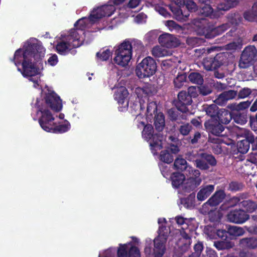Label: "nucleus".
I'll return each mask as SVG.
<instances>
[{
  "label": "nucleus",
  "mask_w": 257,
  "mask_h": 257,
  "mask_svg": "<svg viewBox=\"0 0 257 257\" xmlns=\"http://www.w3.org/2000/svg\"><path fill=\"white\" fill-rule=\"evenodd\" d=\"M45 53L41 43L32 38L25 44L23 48L17 50L14 55V62L18 70L33 83L35 88L40 85V61Z\"/></svg>",
  "instance_id": "f257e3e1"
},
{
  "label": "nucleus",
  "mask_w": 257,
  "mask_h": 257,
  "mask_svg": "<svg viewBox=\"0 0 257 257\" xmlns=\"http://www.w3.org/2000/svg\"><path fill=\"white\" fill-rule=\"evenodd\" d=\"M42 99L37 98L36 105L37 107V116L42 128L46 132L54 133H63L70 128V124L65 121L64 123L57 125L54 122V117L47 107L58 111L62 107L61 100L53 91L46 87L42 90Z\"/></svg>",
  "instance_id": "f03ea898"
},
{
  "label": "nucleus",
  "mask_w": 257,
  "mask_h": 257,
  "mask_svg": "<svg viewBox=\"0 0 257 257\" xmlns=\"http://www.w3.org/2000/svg\"><path fill=\"white\" fill-rule=\"evenodd\" d=\"M83 34L81 31L70 30L67 34L62 35L61 42L56 46L57 52L65 54L71 49L80 46L83 42Z\"/></svg>",
  "instance_id": "7ed1b4c3"
},
{
  "label": "nucleus",
  "mask_w": 257,
  "mask_h": 257,
  "mask_svg": "<svg viewBox=\"0 0 257 257\" xmlns=\"http://www.w3.org/2000/svg\"><path fill=\"white\" fill-rule=\"evenodd\" d=\"M200 172L198 170H192L190 177L185 180L184 175L180 173H174L171 176L172 186L182 190H188L199 185L201 182Z\"/></svg>",
  "instance_id": "20e7f679"
},
{
  "label": "nucleus",
  "mask_w": 257,
  "mask_h": 257,
  "mask_svg": "<svg viewBox=\"0 0 257 257\" xmlns=\"http://www.w3.org/2000/svg\"><path fill=\"white\" fill-rule=\"evenodd\" d=\"M158 222L159 224V235L154 240V248L153 249V254L155 257H162L166 249L165 243L169 231L165 226L166 223L165 218H159Z\"/></svg>",
  "instance_id": "39448f33"
},
{
  "label": "nucleus",
  "mask_w": 257,
  "mask_h": 257,
  "mask_svg": "<svg viewBox=\"0 0 257 257\" xmlns=\"http://www.w3.org/2000/svg\"><path fill=\"white\" fill-rule=\"evenodd\" d=\"M132 45L128 40H125L114 49L113 61L122 67L128 65L132 57Z\"/></svg>",
  "instance_id": "423d86ee"
},
{
  "label": "nucleus",
  "mask_w": 257,
  "mask_h": 257,
  "mask_svg": "<svg viewBox=\"0 0 257 257\" xmlns=\"http://www.w3.org/2000/svg\"><path fill=\"white\" fill-rule=\"evenodd\" d=\"M139 127H144L142 132V137L143 139L149 142L151 149L154 154L157 151L160 150L163 147V142L160 137L157 135H154V130L151 124H146L144 121H141L138 124Z\"/></svg>",
  "instance_id": "0eeeda50"
},
{
  "label": "nucleus",
  "mask_w": 257,
  "mask_h": 257,
  "mask_svg": "<svg viewBox=\"0 0 257 257\" xmlns=\"http://www.w3.org/2000/svg\"><path fill=\"white\" fill-rule=\"evenodd\" d=\"M224 194L221 191L216 192L207 202L204 203L202 207V211L203 213H208L210 219L211 221H217L219 220L221 215L218 211H212V209L210 207H213L219 204L224 199Z\"/></svg>",
  "instance_id": "6e6552de"
},
{
  "label": "nucleus",
  "mask_w": 257,
  "mask_h": 257,
  "mask_svg": "<svg viewBox=\"0 0 257 257\" xmlns=\"http://www.w3.org/2000/svg\"><path fill=\"white\" fill-rule=\"evenodd\" d=\"M157 69V64L151 57H147L138 64L136 73L140 78L150 77L155 74Z\"/></svg>",
  "instance_id": "1a4fd4ad"
},
{
  "label": "nucleus",
  "mask_w": 257,
  "mask_h": 257,
  "mask_svg": "<svg viewBox=\"0 0 257 257\" xmlns=\"http://www.w3.org/2000/svg\"><path fill=\"white\" fill-rule=\"evenodd\" d=\"M197 8L196 4L193 1L188 0L185 2L184 4L181 8L171 7L170 10L177 20L181 21L189 16V12H195L197 10Z\"/></svg>",
  "instance_id": "9d476101"
},
{
  "label": "nucleus",
  "mask_w": 257,
  "mask_h": 257,
  "mask_svg": "<svg viewBox=\"0 0 257 257\" xmlns=\"http://www.w3.org/2000/svg\"><path fill=\"white\" fill-rule=\"evenodd\" d=\"M257 54V50L253 46L246 47L242 53L239 63L241 68H246L250 65Z\"/></svg>",
  "instance_id": "9b49d317"
},
{
  "label": "nucleus",
  "mask_w": 257,
  "mask_h": 257,
  "mask_svg": "<svg viewBox=\"0 0 257 257\" xmlns=\"http://www.w3.org/2000/svg\"><path fill=\"white\" fill-rule=\"evenodd\" d=\"M115 10L112 5H105L94 9L90 15V21L94 23L105 16H111Z\"/></svg>",
  "instance_id": "f8f14e48"
},
{
  "label": "nucleus",
  "mask_w": 257,
  "mask_h": 257,
  "mask_svg": "<svg viewBox=\"0 0 257 257\" xmlns=\"http://www.w3.org/2000/svg\"><path fill=\"white\" fill-rule=\"evenodd\" d=\"M115 87L116 90L114 94V99L119 105H122L119 106V110L121 111H124L128 105L127 99L128 92L124 86H116Z\"/></svg>",
  "instance_id": "ddd939ff"
},
{
  "label": "nucleus",
  "mask_w": 257,
  "mask_h": 257,
  "mask_svg": "<svg viewBox=\"0 0 257 257\" xmlns=\"http://www.w3.org/2000/svg\"><path fill=\"white\" fill-rule=\"evenodd\" d=\"M224 57V54L222 53L217 54L215 57L212 55L211 57H207L204 58L202 64L206 70H212L223 64Z\"/></svg>",
  "instance_id": "4468645a"
},
{
  "label": "nucleus",
  "mask_w": 257,
  "mask_h": 257,
  "mask_svg": "<svg viewBox=\"0 0 257 257\" xmlns=\"http://www.w3.org/2000/svg\"><path fill=\"white\" fill-rule=\"evenodd\" d=\"M135 93L137 95L138 97L140 98V105H134L132 107V108L135 110V112H134L132 111V113L134 115H136V119L139 121L140 118L141 117V113L140 112L138 113L137 110L139 111L141 110L144 111L145 107L143 105V103L145 102L146 100H147V92L144 88L137 87L135 89Z\"/></svg>",
  "instance_id": "2eb2a0df"
},
{
  "label": "nucleus",
  "mask_w": 257,
  "mask_h": 257,
  "mask_svg": "<svg viewBox=\"0 0 257 257\" xmlns=\"http://www.w3.org/2000/svg\"><path fill=\"white\" fill-rule=\"evenodd\" d=\"M128 249V257H140V252L139 249L131 243L120 245L117 251L118 256L127 257Z\"/></svg>",
  "instance_id": "dca6fc26"
},
{
  "label": "nucleus",
  "mask_w": 257,
  "mask_h": 257,
  "mask_svg": "<svg viewBox=\"0 0 257 257\" xmlns=\"http://www.w3.org/2000/svg\"><path fill=\"white\" fill-rule=\"evenodd\" d=\"M249 218V215L241 209L232 210L227 215L229 221L237 224L244 223Z\"/></svg>",
  "instance_id": "f3484780"
},
{
  "label": "nucleus",
  "mask_w": 257,
  "mask_h": 257,
  "mask_svg": "<svg viewBox=\"0 0 257 257\" xmlns=\"http://www.w3.org/2000/svg\"><path fill=\"white\" fill-rule=\"evenodd\" d=\"M159 43L168 48L176 47L179 44L178 40L174 36L168 33H164L159 37Z\"/></svg>",
  "instance_id": "a211bd4d"
},
{
  "label": "nucleus",
  "mask_w": 257,
  "mask_h": 257,
  "mask_svg": "<svg viewBox=\"0 0 257 257\" xmlns=\"http://www.w3.org/2000/svg\"><path fill=\"white\" fill-rule=\"evenodd\" d=\"M178 102L177 103L178 109L183 112H186L189 110L188 105H191L192 100L189 95L185 91H181L178 95Z\"/></svg>",
  "instance_id": "6ab92c4d"
},
{
  "label": "nucleus",
  "mask_w": 257,
  "mask_h": 257,
  "mask_svg": "<svg viewBox=\"0 0 257 257\" xmlns=\"http://www.w3.org/2000/svg\"><path fill=\"white\" fill-rule=\"evenodd\" d=\"M208 163L211 165L216 164V161L214 158L211 155L201 154V158L195 161L196 166L202 170H206L208 168Z\"/></svg>",
  "instance_id": "aec40b11"
},
{
  "label": "nucleus",
  "mask_w": 257,
  "mask_h": 257,
  "mask_svg": "<svg viewBox=\"0 0 257 257\" xmlns=\"http://www.w3.org/2000/svg\"><path fill=\"white\" fill-rule=\"evenodd\" d=\"M206 130L215 136H219L224 130V127L216 120L211 119L204 124Z\"/></svg>",
  "instance_id": "412c9836"
},
{
  "label": "nucleus",
  "mask_w": 257,
  "mask_h": 257,
  "mask_svg": "<svg viewBox=\"0 0 257 257\" xmlns=\"http://www.w3.org/2000/svg\"><path fill=\"white\" fill-rule=\"evenodd\" d=\"M229 27L228 24H223L219 27L213 28H204L203 29V35L207 38H212L216 35H219L224 32Z\"/></svg>",
  "instance_id": "4be33fe9"
},
{
  "label": "nucleus",
  "mask_w": 257,
  "mask_h": 257,
  "mask_svg": "<svg viewBox=\"0 0 257 257\" xmlns=\"http://www.w3.org/2000/svg\"><path fill=\"white\" fill-rule=\"evenodd\" d=\"M240 247L255 249L257 248V238L255 237H244L239 240Z\"/></svg>",
  "instance_id": "5701e85b"
},
{
  "label": "nucleus",
  "mask_w": 257,
  "mask_h": 257,
  "mask_svg": "<svg viewBox=\"0 0 257 257\" xmlns=\"http://www.w3.org/2000/svg\"><path fill=\"white\" fill-rule=\"evenodd\" d=\"M237 92L234 90L226 91L221 93L215 99V102L220 105H223L227 100L234 98Z\"/></svg>",
  "instance_id": "b1692460"
},
{
  "label": "nucleus",
  "mask_w": 257,
  "mask_h": 257,
  "mask_svg": "<svg viewBox=\"0 0 257 257\" xmlns=\"http://www.w3.org/2000/svg\"><path fill=\"white\" fill-rule=\"evenodd\" d=\"M152 54L156 58L163 57L171 55L172 51L165 48L163 46H156L154 47L151 51Z\"/></svg>",
  "instance_id": "393cba45"
},
{
  "label": "nucleus",
  "mask_w": 257,
  "mask_h": 257,
  "mask_svg": "<svg viewBox=\"0 0 257 257\" xmlns=\"http://www.w3.org/2000/svg\"><path fill=\"white\" fill-rule=\"evenodd\" d=\"M174 166L177 170L181 171L186 170L190 175L192 174V170H194L192 167L187 166L186 161L181 156H179L175 159Z\"/></svg>",
  "instance_id": "a878e982"
},
{
  "label": "nucleus",
  "mask_w": 257,
  "mask_h": 257,
  "mask_svg": "<svg viewBox=\"0 0 257 257\" xmlns=\"http://www.w3.org/2000/svg\"><path fill=\"white\" fill-rule=\"evenodd\" d=\"M214 189V187L212 185L202 187L197 193V199L201 201L204 200L211 194Z\"/></svg>",
  "instance_id": "bb28decb"
},
{
  "label": "nucleus",
  "mask_w": 257,
  "mask_h": 257,
  "mask_svg": "<svg viewBox=\"0 0 257 257\" xmlns=\"http://www.w3.org/2000/svg\"><path fill=\"white\" fill-rule=\"evenodd\" d=\"M200 13L204 16L210 17L211 18H216L222 14L221 12H219L217 10V12H214L213 9L209 5H205L201 8Z\"/></svg>",
  "instance_id": "cd10ccee"
},
{
  "label": "nucleus",
  "mask_w": 257,
  "mask_h": 257,
  "mask_svg": "<svg viewBox=\"0 0 257 257\" xmlns=\"http://www.w3.org/2000/svg\"><path fill=\"white\" fill-rule=\"evenodd\" d=\"M92 23V22L90 21V17L88 18H83L78 20L75 23V27L76 29H72L71 30H75L77 32H80L81 31L83 33L82 36L84 39L83 35L84 34V33L83 31V30L85 28H88L89 27V24Z\"/></svg>",
  "instance_id": "c85d7f7f"
},
{
  "label": "nucleus",
  "mask_w": 257,
  "mask_h": 257,
  "mask_svg": "<svg viewBox=\"0 0 257 257\" xmlns=\"http://www.w3.org/2000/svg\"><path fill=\"white\" fill-rule=\"evenodd\" d=\"M154 124L156 129L161 132L163 131L165 126V118L163 114L161 112H159L155 114L154 116Z\"/></svg>",
  "instance_id": "c756f323"
},
{
  "label": "nucleus",
  "mask_w": 257,
  "mask_h": 257,
  "mask_svg": "<svg viewBox=\"0 0 257 257\" xmlns=\"http://www.w3.org/2000/svg\"><path fill=\"white\" fill-rule=\"evenodd\" d=\"M218 117L219 121L224 124H228L233 118L230 112L226 110H220Z\"/></svg>",
  "instance_id": "7c9ffc66"
},
{
  "label": "nucleus",
  "mask_w": 257,
  "mask_h": 257,
  "mask_svg": "<svg viewBox=\"0 0 257 257\" xmlns=\"http://www.w3.org/2000/svg\"><path fill=\"white\" fill-rule=\"evenodd\" d=\"M237 4L236 0H225L224 3L219 4L217 6V10L219 12L226 11L230 8L234 7Z\"/></svg>",
  "instance_id": "2f4dec72"
},
{
  "label": "nucleus",
  "mask_w": 257,
  "mask_h": 257,
  "mask_svg": "<svg viewBox=\"0 0 257 257\" xmlns=\"http://www.w3.org/2000/svg\"><path fill=\"white\" fill-rule=\"evenodd\" d=\"M227 232L229 235L237 237L243 235L245 233L244 228L237 226H229L227 228Z\"/></svg>",
  "instance_id": "473e14b6"
},
{
  "label": "nucleus",
  "mask_w": 257,
  "mask_h": 257,
  "mask_svg": "<svg viewBox=\"0 0 257 257\" xmlns=\"http://www.w3.org/2000/svg\"><path fill=\"white\" fill-rule=\"evenodd\" d=\"M237 135L238 137L245 138V140H248L249 142L252 143L254 142V136L249 130L244 128H240L238 130L237 133Z\"/></svg>",
  "instance_id": "72a5a7b5"
},
{
  "label": "nucleus",
  "mask_w": 257,
  "mask_h": 257,
  "mask_svg": "<svg viewBox=\"0 0 257 257\" xmlns=\"http://www.w3.org/2000/svg\"><path fill=\"white\" fill-rule=\"evenodd\" d=\"M157 113V105L154 101L150 102L147 106L146 111V118L151 121L153 118V115Z\"/></svg>",
  "instance_id": "f704fd0d"
},
{
  "label": "nucleus",
  "mask_w": 257,
  "mask_h": 257,
  "mask_svg": "<svg viewBox=\"0 0 257 257\" xmlns=\"http://www.w3.org/2000/svg\"><path fill=\"white\" fill-rule=\"evenodd\" d=\"M241 204V206L248 212H252L257 209V204L250 200H243Z\"/></svg>",
  "instance_id": "c9c22d12"
},
{
  "label": "nucleus",
  "mask_w": 257,
  "mask_h": 257,
  "mask_svg": "<svg viewBox=\"0 0 257 257\" xmlns=\"http://www.w3.org/2000/svg\"><path fill=\"white\" fill-rule=\"evenodd\" d=\"M251 222L250 226L246 225L244 228L250 234H257V215L252 216Z\"/></svg>",
  "instance_id": "e433bc0d"
},
{
  "label": "nucleus",
  "mask_w": 257,
  "mask_h": 257,
  "mask_svg": "<svg viewBox=\"0 0 257 257\" xmlns=\"http://www.w3.org/2000/svg\"><path fill=\"white\" fill-rule=\"evenodd\" d=\"M249 143L251 142L245 140L238 141L237 145L238 151L242 154L246 153L249 149Z\"/></svg>",
  "instance_id": "4c0bfd02"
},
{
  "label": "nucleus",
  "mask_w": 257,
  "mask_h": 257,
  "mask_svg": "<svg viewBox=\"0 0 257 257\" xmlns=\"http://www.w3.org/2000/svg\"><path fill=\"white\" fill-rule=\"evenodd\" d=\"M186 76L185 74H178L174 80V85L176 87L180 88L185 83Z\"/></svg>",
  "instance_id": "58836bf2"
},
{
  "label": "nucleus",
  "mask_w": 257,
  "mask_h": 257,
  "mask_svg": "<svg viewBox=\"0 0 257 257\" xmlns=\"http://www.w3.org/2000/svg\"><path fill=\"white\" fill-rule=\"evenodd\" d=\"M112 51L109 49H105L100 50L97 53V57L102 61H106L111 56Z\"/></svg>",
  "instance_id": "ea45409f"
},
{
  "label": "nucleus",
  "mask_w": 257,
  "mask_h": 257,
  "mask_svg": "<svg viewBox=\"0 0 257 257\" xmlns=\"http://www.w3.org/2000/svg\"><path fill=\"white\" fill-rule=\"evenodd\" d=\"M160 159L166 163L169 164L173 162V156L168 152V150H164L161 152L160 155Z\"/></svg>",
  "instance_id": "a19ab883"
},
{
  "label": "nucleus",
  "mask_w": 257,
  "mask_h": 257,
  "mask_svg": "<svg viewBox=\"0 0 257 257\" xmlns=\"http://www.w3.org/2000/svg\"><path fill=\"white\" fill-rule=\"evenodd\" d=\"M188 77L190 81L194 83L201 84L203 81L202 76L197 72L191 73Z\"/></svg>",
  "instance_id": "79ce46f5"
},
{
  "label": "nucleus",
  "mask_w": 257,
  "mask_h": 257,
  "mask_svg": "<svg viewBox=\"0 0 257 257\" xmlns=\"http://www.w3.org/2000/svg\"><path fill=\"white\" fill-rule=\"evenodd\" d=\"M233 119L236 123L243 125L247 122V115L244 113H237L234 115Z\"/></svg>",
  "instance_id": "37998d69"
},
{
  "label": "nucleus",
  "mask_w": 257,
  "mask_h": 257,
  "mask_svg": "<svg viewBox=\"0 0 257 257\" xmlns=\"http://www.w3.org/2000/svg\"><path fill=\"white\" fill-rule=\"evenodd\" d=\"M204 109L206 114L211 117L215 116L217 113V107L215 104H212L209 106H205Z\"/></svg>",
  "instance_id": "c03bdc74"
},
{
  "label": "nucleus",
  "mask_w": 257,
  "mask_h": 257,
  "mask_svg": "<svg viewBox=\"0 0 257 257\" xmlns=\"http://www.w3.org/2000/svg\"><path fill=\"white\" fill-rule=\"evenodd\" d=\"M250 104L251 102L249 101H242L238 104H234L233 106V109L237 111L244 110L247 108Z\"/></svg>",
  "instance_id": "a18cd8bd"
},
{
  "label": "nucleus",
  "mask_w": 257,
  "mask_h": 257,
  "mask_svg": "<svg viewBox=\"0 0 257 257\" xmlns=\"http://www.w3.org/2000/svg\"><path fill=\"white\" fill-rule=\"evenodd\" d=\"M192 129V126L189 123H183L179 127V132L183 136H187Z\"/></svg>",
  "instance_id": "49530a36"
},
{
  "label": "nucleus",
  "mask_w": 257,
  "mask_h": 257,
  "mask_svg": "<svg viewBox=\"0 0 257 257\" xmlns=\"http://www.w3.org/2000/svg\"><path fill=\"white\" fill-rule=\"evenodd\" d=\"M158 34V31L152 30L146 34L145 39L149 42H152L157 38Z\"/></svg>",
  "instance_id": "de8ad7c7"
},
{
  "label": "nucleus",
  "mask_w": 257,
  "mask_h": 257,
  "mask_svg": "<svg viewBox=\"0 0 257 257\" xmlns=\"http://www.w3.org/2000/svg\"><path fill=\"white\" fill-rule=\"evenodd\" d=\"M246 197V195L242 194L240 196H235L231 198L229 201V205L230 207H233L238 203L241 199H243Z\"/></svg>",
  "instance_id": "09e8293b"
},
{
  "label": "nucleus",
  "mask_w": 257,
  "mask_h": 257,
  "mask_svg": "<svg viewBox=\"0 0 257 257\" xmlns=\"http://www.w3.org/2000/svg\"><path fill=\"white\" fill-rule=\"evenodd\" d=\"M188 93L189 96L192 97H196L199 93V86H191L188 88Z\"/></svg>",
  "instance_id": "8fccbe9b"
},
{
  "label": "nucleus",
  "mask_w": 257,
  "mask_h": 257,
  "mask_svg": "<svg viewBox=\"0 0 257 257\" xmlns=\"http://www.w3.org/2000/svg\"><path fill=\"white\" fill-rule=\"evenodd\" d=\"M244 18L248 21H257V13L249 11L244 13Z\"/></svg>",
  "instance_id": "3c124183"
},
{
  "label": "nucleus",
  "mask_w": 257,
  "mask_h": 257,
  "mask_svg": "<svg viewBox=\"0 0 257 257\" xmlns=\"http://www.w3.org/2000/svg\"><path fill=\"white\" fill-rule=\"evenodd\" d=\"M242 45L241 41L238 39L236 42H233L226 45V49L228 50H235L240 49Z\"/></svg>",
  "instance_id": "603ef678"
},
{
  "label": "nucleus",
  "mask_w": 257,
  "mask_h": 257,
  "mask_svg": "<svg viewBox=\"0 0 257 257\" xmlns=\"http://www.w3.org/2000/svg\"><path fill=\"white\" fill-rule=\"evenodd\" d=\"M115 253V249L110 248L104 250L102 253H100L98 257H114Z\"/></svg>",
  "instance_id": "864d4df0"
},
{
  "label": "nucleus",
  "mask_w": 257,
  "mask_h": 257,
  "mask_svg": "<svg viewBox=\"0 0 257 257\" xmlns=\"http://www.w3.org/2000/svg\"><path fill=\"white\" fill-rule=\"evenodd\" d=\"M251 93V91L249 88H243L239 91L238 96L239 98H244L248 96Z\"/></svg>",
  "instance_id": "5fc2aeb1"
},
{
  "label": "nucleus",
  "mask_w": 257,
  "mask_h": 257,
  "mask_svg": "<svg viewBox=\"0 0 257 257\" xmlns=\"http://www.w3.org/2000/svg\"><path fill=\"white\" fill-rule=\"evenodd\" d=\"M165 25L170 31L177 30L180 28L174 21L171 20L166 21Z\"/></svg>",
  "instance_id": "6e6d98bb"
},
{
  "label": "nucleus",
  "mask_w": 257,
  "mask_h": 257,
  "mask_svg": "<svg viewBox=\"0 0 257 257\" xmlns=\"http://www.w3.org/2000/svg\"><path fill=\"white\" fill-rule=\"evenodd\" d=\"M181 235L183 239L185 240V243L184 245V251L187 250L189 247L191 241H190V237L187 234V233L185 231H182L181 232Z\"/></svg>",
  "instance_id": "4d7b16f0"
},
{
  "label": "nucleus",
  "mask_w": 257,
  "mask_h": 257,
  "mask_svg": "<svg viewBox=\"0 0 257 257\" xmlns=\"http://www.w3.org/2000/svg\"><path fill=\"white\" fill-rule=\"evenodd\" d=\"M214 246L219 250L224 249L229 247L227 245V243L223 241H216L214 242ZM231 247V245L229 246V247Z\"/></svg>",
  "instance_id": "13d9d810"
},
{
  "label": "nucleus",
  "mask_w": 257,
  "mask_h": 257,
  "mask_svg": "<svg viewBox=\"0 0 257 257\" xmlns=\"http://www.w3.org/2000/svg\"><path fill=\"white\" fill-rule=\"evenodd\" d=\"M58 57L56 54L51 56L48 60V63L51 65L54 66L58 63Z\"/></svg>",
  "instance_id": "bf43d9fd"
},
{
  "label": "nucleus",
  "mask_w": 257,
  "mask_h": 257,
  "mask_svg": "<svg viewBox=\"0 0 257 257\" xmlns=\"http://www.w3.org/2000/svg\"><path fill=\"white\" fill-rule=\"evenodd\" d=\"M199 93L200 94H202L203 95H206L210 93L211 90L209 88L206 86H199Z\"/></svg>",
  "instance_id": "052dcab7"
},
{
  "label": "nucleus",
  "mask_w": 257,
  "mask_h": 257,
  "mask_svg": "<svg viewBox=\"0 0 257 257\" xmlns=\"http://www.w3.org/2000/svg\"><path fill=\"white\" fill-rule=\"evenodd\" d=\"M146 246L145 248V252L147 254H150L151 253V244L152 240L150 238H148L146 240Z\"/></svg>",
  "instance_id": "680f3d73"
},
{
  "label": "nucleus",
  "mask_w": 257,
  "mask_h": 257,
  "mask_svg": "<svg viewBox=\"0 0 257 257\" xmlns=\"http://www.w3.org/2000/svg\"><path fill=\"white\" fill-rule=\"evenodd\" d=\"M229 187L232 190L237 191L240 189L242 187V185L237 182H232L230 184Z\"/></svg>",
  "instance_id": "e2e57ef3"
},
{
  "label": "nucleus",
  "mask_w": 257,
  "mask_h": 257,
  "mask_svg": "<svg viewBox=\"0 0 257 257\" xmlns=\"http://www.w3.org/2000/svg\"><path fill=\"white\" fill-rule=\"evenodd\" d=\"M141 0H130L127 4V7L134 9L137 7L140 4Z\"/></svg>",
  "instance_id": "0e129e2a"
},
{
  "label": "nucleus",
  "mask_w": 257,
  "mask_h": 257,
  "mask_svg": "<svg viewBox=\"0 0 257 257\" xmlns=\"http://www.w3.org/2000/svg\"><path fill=\"white\" fill-rule=\"evenodd\" d=\"M203 249V244L201 242H198L194 245V250L197 255H199Z\"/></svg>",
  "instance_id": "69168bd1"
},
{
  "label": "nucleus",
  "mask_w": 257,
  "mask_h": 257,
  "mask_svg": "<svg viewBox=\"0 0 257 257\" xmlns=\"http://www.w3.org/2000/svg\"><path fill=\"white\" fill-rule=\"evenodd\" d=\"M168 152L170 151L172 154H176L179 152V149L177 146L171 145L169 147L167 148Z\"/></svg>",
  "instance_id": "338daca9"
},
{
  "label": "nucleus",
  "mask_w": 257,
  "mask_h": 257,
  "mask_svg": "<svg viewBox=\"0 0 257 257\" xmlns=\"http://www.w3.org/2000/svg\"><path fill=\"white\" fill-rule=\"evenodd\" d=\"M240 257H255V255L252 252L249 251H241L239 253Z\"/></svg>",
  "instance_id": "774afa93"
}]
</instances>
